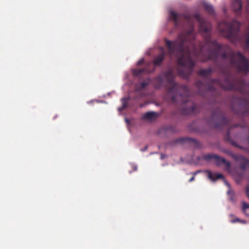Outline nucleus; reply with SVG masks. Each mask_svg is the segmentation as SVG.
<instances>
[{
  "label": "nucleus",
  "mask_w": 249,
  "mask_h": 249,
  "mask_svg": "<svg viewBox=\"0 0 249 249\" xmlns=\"http://www.w3.org/2000/svg\"><path fill=\"white\" fill-rule=\"evenodd\" d=\"M144 61L143 59H140L137 63L138 65H141L144 64Z\"/></svg>",
  "instance_id": "obj_21"
},
{
  "label": "nucleus",
  "mask_w": 249,
  "mask_h": 249,
  "mask_svg": "<svg viewBox=\"0 0 249 249\" xmlns=\"http://www.w3.org/2000/svg\"><path fill=\"white\" fill-rule=\"evenodd\" d=\"M161 158L163 159V155L162 154L161 155Z\"/></svg>",
  "instance_id": "obj_30"
},
{
  "label": "nucleus",
  "mask_w": 249,
  "mask_h": 249,
  "mask_svg": "<svg viewBox=\"0 0 249 249\" xmlns=\"http://www.w3.org/2000/svg\"><path fill=\"white\" fill-rule=\"evenodd\" d=\"M246 193H247V196L249 197V185L247 187Z\"/></svg>",
  "instance_id": "obj_22"
},
{
  "label": "nucleus",
  "mask_w": 249,
  "mask_h": 249,
  "mask_svg": "<svg viewBox=\"0 0 249 249\" xmlns=\"http://www.w3.org/2000/svg\"><path fill=\"white\" fill-rule=\"evenodd\" d=\"M154 71V70H151L146 66L144 68L136 69L133 71V74L135 76H138L143 73H150Z\"/></svg>",
  "instance_id": "obj_10"
},
{
  "label": "nucleus",
  "mask_w": 249,
  "mask_h": 249,
  "mask_svg": "<svg viewBox=\"0 0 249 249\" xmlns=\"http://www.w3.org/2000/svg\"><path fill=\"white\" fill-rule=\"evenodd\" d=\"M243 212L247 215L249 216V204L243 201L242 202Z\"/></svg>",
  "instance_id": "obj_18"
},
{
  "label": "nucleus",
  "mask_w": 249,
  "mask_h": 249,
  "mask_svg": "<svg viewBox=\"0 0 249 249\" xmlns=\"http://www.w3.org/2000/svg\"><path fill=\"white\" fill-rule=\"evenodd\" d=\"M125 120H126L127 123H128L129 121H128V120L127 119H126Z\"/></svg>",
  "instance_id": "obj_29"
},
{
  "label": "nucleus",
  "mask_w": 249,
  "mask_h": 249,
  "mask_svg": "<svg viewBox=\"0 0 249 249\" xmlns=\"http://www.w3.org/2000/svg\"><path fill=\"white\" fill-rule=\"evenodd\" d=\"M195 180V176H194L193 177H192L190 179H189V182H192L193 181H194Z\"/></svg>",
  "instance_id": "obj_26"
},
{
  "label": "nucleus",
  "mask_w": 249,
  "mask_h": 249,
  "mask_svg": "<svg viewBox=\"0 0 249 249\" xmlns=\"http://www.w3.org/2000/svg\"><path fill=\"white\" fill-rule=\"evenodd\" d=\"M230 216L231 217H234V216H233V214H230Z\"/></svg>",
  "instance_id": "obj_28"
},
{
  "label": "nucleus",
  "mask_w": 249,
  "mask_h": 249,
  "mask_svg": "<svg viewBox=\"0 0 249 249\" xmlns=\"http://www.w3.org/2000/svg\"><path fill=\"white\" fill-rule=\"evenodd\" d=\"M137 168L136 166H133V170L134 171H136L137 170Z\"/></svg>",
  "instance_id": "obj_27"
},
{
  "label": "nucleus",
  "mask_w": 249,
  "mask_h": 249,
  "mask_svg": "<svg viewBox=\"0 0 249 249\" xmlns=\"http://www.w3.org/2000/svg\"><path fill=\"white\" fill-rule=\"evenodd\" d=\"M240 23L234 20L231 22L224 21L219 23L218 29L226 38L234 43L239 42L241 37L239 34Z\"/></svg>",
  "instance_id": "obj_4"
},
{
  "label": "nucleus",
  "mask_w": 249,
  "mask_h": 249,
  "mask_svg": "<svg viewBox=\"0 0 249 249\" xmlns=\"http://www.w3.org/2000/svg\"><path fill=\"white\" fill-rule=\"evenodd\" d=\"M247 12L248 14H249V1H248V4L247 6Z\"/></svg>",
  "instance_id": "obj_23"
},
{
  "label": "nucleus",
  "mask_w": 249,
  "mask_h": 249,
  "mask_svg": "<svg viewBox=\"0 0 249 249\" xmlns=\"http://www.w3.org/2000/svg\"><path fill=\"white\" fill-rule=\"evenodd\" d=\"M147 148H148V146H147V145H146V146H145V147H144L143 149H141V150H142V151H146V150H147Z\"/></svg>",
  "instance_id": "obj_25"
},
{
  "label": "nucleus",
  "mask_w": 249,
  "mask_h": 249,
  "mask_svg": "<svg viewBox=\"0 0 249 249\" xmlns=\"http://www.w3.org/2000/svg\"><path fill=\"white\" fill-rule=\"evenodd\" d=\"M231 128V127H230L227 131L226 134L225 136V139L226 141L230 142L232 145L239 147L240 148L242 149L243 148L241 146H239L235 142L232 141L230 136V129Z\"/></svg>",
  "instance_id": "obj_14"
},
{
  "label": "nucleus",
  "mask_w": 249,
  "mask_h": 249,
  "mask_svg": "<svg viewBox=\"0 0 249 249\" xmlns=\"http://www.w3.org/2000/svg\"><path fill=\"white\" fill-rule=\"evenodd\" d=\"M213 71L212 68L201 69L199 70L197 73L198 75L206 79L208 82L207 84H204L201 81H197L196 82V85L198 88V92L202 96L204 95L205 93L215 92L216 87L227 90H234L240 92L247 96V100H249V93L245 92L246 85L244 78H235L231 75H226L225 76V80L221 81L218 79H210V76L213 73ZM246 111L249 112V101L246 106Z\"/></svg>",
  "instance_id": "obj_2"
},
{
  "label": "nucleus",
  "mask_w": 249,
  "mask_h": 249,
  "mask_svg": "<svg viewBox=\"0 0 249 249\" xmlns=\"http://www.w3.org/2000/svg\"><path fill=\"white\" fill-rule=\"evenodd\" d=\"M238 125L236 124V125H235V127H236V126H237Z\"/></svg>",
  "instance_id": "obj_31"
},
{
  "label": "nucleus",
  "mask_w": 249,
  "mask_h": 249,
  "mask_svg": "<svg viewBox=\"0 0 249 249\" xmlns=\"http://www.w3.org/2000/svg\"><path fill=\"white\" fill-rule=\"evenodd\" d=\"M164 77L171 87L168 89V95L171 96V101L173 104L177 103L178 99L181 100V113L184 115L196 114L198 111L197 107L191 102L190 107H187L188 103V96L190 93L189 88L185 85H180L174 81L175 75L173 69H170L167 71L163 72L155 79V83L157 88L161 87L163 83Z\"/></svg>",
  "instance_id": "obj_3"
},
{
  "label": "nucleus",
  "mask_w": 249,
  "mask_h": 249,
  "mask_svg": "<svg viewBox=\"0 0 249 249\" xmlns=\"http://www.w3.org/2000/svg\"><path fill=\"white\" fill-rule=\"evenodd\" d=\"M158 113L153 111H150L145 113L143 116V119L146 120H153L157 118Z\"/></svg>",
  "instance_id": "obj_13"
},
{
  "label": "nucleus",
  "mask_w": 249,
  "mask_h": 249,
  "mask_svg": "<svg viewBox=\"0 0 249 249\" xmlns=\"http://www.w3.org/2000/svg\"><path fill=\"white\" fill-rule=\"evenodd\" d=\"M203 5L205 10L208 14L213 15L214 13V9L212 5L206 2H204Z\"/></svg>",
  "instance_id": "obj_15"
},
{
  "label": "nucleus",
  "mask_w": 249,
  "mask_h": 249,
  "mask_svg": "<svg viewBox=\"0 0 249 249\" xmlns=\"http://www.w3.org/2000/svg\"><path fill=\"white\" fill-rule=\"evenodd\" d=\"M194 17L199 23V32L204 37V44L200 43L198 47L196 46L193 26L186 33L180 34L173 41L164 39L168 54L177 58L178 75L185 79L189 77L195 66L193 58L203 62L209 60L216 62L219 56L224 59L229 58L231 65L235 67L238 72L249 73L248 59L241 52L235 53L228 46L212 40L209 23L199 14H195Z\"/></svg>",
  "instance_id": "obj_1"
},
{
  "label": "nucleus",
  "mask_w": 249,
  "mask_h": 249,
  "mask_svg": "<svg viewBox=\"0 0 249 249\" xmlns=\"http://www.w3.org/2000/svg\"><path fill=\"white\" fill-rule=\"evenodd\" d=\"M149 84V82L146 81H143L138 83L136 85V88L137 90H141L145 88Z\"/></svg>",
  "instance_id": "obj_19"
},
{
  "label": "nucleus",
  "mask_w": 249,
  "mask_h": 249,
  "mask_svg": "<svg viewBox=\"0 0 249 249\" xmlns=\"http://www.w3.org/2000/svg\"><path fill=\"white\" fill-rule=\"evenodd\" d=\"M129 100V97H124L121 99L122 107H121L119 108V110H122L127 107Z\"/></svg>",
  "instance_id": "obj_16"
},
{
  "label": "nucleus",
  "mask_w": 249,
  "mask_h": 249,
  "mask_svg": "<svg viewBox=\"0 0 249 249\" xmlns=\"http://www.w3.org/2000/svg\"><path fill=\"white\" fill-rule=\"evenodd\" d=\"M232 7L234 12L237 15L241 14L242 3L241 0H232Z\"/></svg>",
  "instance_id": "obj_8"
},
{
  "label": "nucleus",
  "mask_w": 249,
  "mask_h": 249,
  "mask_svg": "<svg viewBox=\"0 0 249 249\" xmlns=\"http://www.w3.org/2000/svg\"><path fill=\"white\" fill-rule=\"evenodd\" d=\"M200 172H201L200 170H197L196 172H195L192 174H193L194 176H196V175H197L198 173H200Z\"/></svg>",
  "instance_id": "obj_24"
},
{
  "label": "nucleus",
  "mask_w": 249,
  "mask_h": 249,
  "mask_svg": "<svg viewBox=\"0 0 249 249\" xmlns=\"http://www.w3.org/2000/svg\"><path fill=\"white\" fill-rule=\"evenodd\" d=\"M202 158L206 161H210L213 160L215 161L217 166H219L222 163L224 164L227 169L230 168L231 164L229 161H227L224 158H222L217 155L208 154L203 156Z\"/></svg>",
  "instance_id": "obj_6"
},
{
  "label": "nucleus",
  "mask_w": 249,
  "mask_h": 249,
  "mask_svg": "<svg viewBox=\"0 0 249 249\" xmlns=\"http://www.w3.org/2000/svg\"><path fill=\"white\" fill-rule=\"evenodd\" d=\"M206 172L208 173V178L213 181H215L218 179L224 178V177L222 174L212 173L210 171H207Z\"/></svg>",
  "instance_id": "obj_12"
},
{
  "label": "nucleus",
  "mask_w": 249,
  "mask_h": 249,
  "mask_svg": "<svg viewBox=\"0 0 249 249\" xmlns=\"http://www.w3.org/2000/svg\"><path fill=\"white\" fill-rule=\"evenodd\" d=\"M231 222L232 223H234L235 222H240V223H244V224L246 223L245 220H240L239 218H237V217H235L233 219H231Z\"/></svg>",
  "instance_id": "obj_20"
},
{
  "label": "nucleus",
  "mask_w": 249,
  "mask_h": 249,
  "mask_svg": "<svg viewBox=\"0 0 249 249\" xmlns=\"http://www.w3.org/2000/svg\"><path fill=\"white\" fill-rule=\"evenodd\" d=\"M182 140H184L185 141L188 142H191L194 143L196 147H198L200 145V143L199 142L195 139L190 138H186L180 139V140H179V141H181Z\"/></svg>",
  "instance_id": "obj_17"
},
{
  "label": "nucleus",
  "mask_w": 249,
  "mask_h": 249,
  "mask_svg": "<svg viewBox=\"0 0 249 249\" xmlns=\"http://www.w3.org/2000/svg\"><path fill=\"white\" fill-rule=\"evenodd\" d=\"M161 53L158 55L156 56L153 60V63L155 66H160V65L161 62L164 60L165 53L163 49L161 48Z\"/></svg>",
  "instance_id": "obj_9"
},
{
  "label": "nucleus",
  "mask_w": 249,
  "mask_h": 249,
  "mask_svg": "<svg viewBox=\"0 0 249 249\" xmlns=\"http://www.w3.org/2000/svg\"><path fill=\"white\" fill-rule=\"evenodd\" d=\"M228 123L225 114L219 109L213 113L209 121V125L216 128H221L227 125Z\"/></svg>",
  "instance_id": "obj_5"
},
{
  "label": "nucleus",
  "mask_w": 249,
  "mask_h": 249,
  "mask_svg": "<svg viewBox=\"0 0 249 249\" xmlns=\"http://www.w3.org/2000/svg\"><path fill=\"white\" fill-rule=\"evenodd\" d=\"M170 18L174 21L176 27H177L179 22L180 15L175 11L170 12Z\"/></svg>",
  "instance_id": "obj_11"
},
{
  "label": "nucleus",
  "mask_w": 249,
  "mask_h": 249,
  "mask_svg": "<svg viewBox=\"0 0 249 249\" xmlns=\"http://www.w3.org/2000/svg\"><path fill=\"white\" fill-rule=\"evenodd\" d=\"M234 160L240 162V168L242 170H246L249 166V160L242 155H235L233 157Z\"/></svg>",
  "instance_id": "obj_7"
}]
</instances>
